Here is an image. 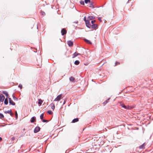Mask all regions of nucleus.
Here are the masks:
<instances>
[{"instance_id":"obj_40","label":"nucleus","mask_w":153,"mask_h":153,"mask_svg":"<svg viewBox=\"0 0 153 153\" xmlns=\"http://www.w3.org/2000/svg\"><path fill=\"white\" fill-rule=\"evenodd\" d=\"M78 21H75V22H74L73 23H76L77 24V23H78Z\"/></svg>"},{"instance_id":"obj_44","label":"nucleus","mask_w":153,"mask_h":153,"mask_svg":"<svg viewBox=\"0 0 153 153\" xmlns=\"http://www.w3.org/2000/svg\"><path fill=\"white\" fill-rule=\"evenodd\" d=\"M129 0H128V1L126 3H127V4H128V2H129Z\"/></svg>"},{"instance_id":"obj_43","label":"nucleus","mask_w":153,"mask_h":153,"mask_svg":"<svg viewBox=\"0 0 153 153\" xmlns=\"http://www.w3.org/2000/svg\"><path fill=\"white\" fill-rule=\"evenodd\" d=\"M110 99V98H108L107 100V101L109 100Z\"/></svg>"},{"instance_id":"obj_3","label":"nucleus","mask_w":153,"mask_h":153,"mask_svg":"<svg viewBox=\"0 0 153 153\" xmlns=\"http://www.w3.org/2000/svg\"><path fill=\"white\" fill-rule=\"evenodd\" d=\"M5 99L4 96L2 94H0V103L2 102Z\"/></svg>"},{"instance_id":"obj_2","label":"nucleus","mask_w":153,"mask_h":153,"mask_svg":"<svg viewBox=\"0 0 153 153\" xmlns=\"http://www.w3.org/2000/svg\"><path fill=\"white\" fill-rule=\"evenodd\" d=\"M4 112L5 114H9L11 117H13V116L14 114L12 112V110L11 109L9 110L4 111Z\"/></svg>"},{"instance_id":"obj_28","label":"nucleus","mask_w":153,"mask_h":153,"mask_svg":"<svg viewBox=\"0 0 153 153\" xmlns=\"http://www.w3.org/2000/svg\"><path fill=\"white\" fill-rule=\"evenodd\" d=\"M42 121L43 123H47L49 122V121L48 120H45V119H42Z\"/></svg>"},{"instance_id":"obj_31","label":"nucleus","mask_w":153,"mask_h":153,"mask_svg":"<svg viewBox=\"0 0 153 153\" xmlns=\"http://www.w3.org/2000/svg\"><path fill=\"white\" fill-rule=\"evenodd\" d=\"M84 1L82 0H81L80 1V3L82 5H84L85 4Z\"/></svg>"},{"instance_id":"obj_14","label":"nucleus","mask_w":153,"mask_h":153,"mask_svg":"<svg viewBox=\"0 0 153 153\" xmlns=\"http://www.w3.org/2000/svg\"><path fill=\"white\" fill-rule=\"evenodd\" d=\"M84 41L87 43L89 44H91L92 42H91L90 40L85 39L84 38Z\"/></svg>"},{"instance_id":"obj_30","label":"nucleus","mask_w":153,"mask_h":153,"mask_svg":"<svg viewBox=\"0 0 153 153\" xmlns=\"http://www.w3.org/2000/svg\"><path fill=\"white\" fill-rule=\"evenodd\" d=\"M13 99L14 100H18V99L16 97H15V96H13Z\"/></svg>"},{"instance_id":"obj_27","label":"nucleus","mask_w":153,"mask_h":153,"mask_svg":"<svg viewBox=\"0 0 153 153\" xmlns=\"http://www.w3.org/2000/svg\"><path fill=\"white\" fill-rule=\"evenodd\" d=\"M90 0H85L84 2L85 4H88V3H89V2H90L91 1Z\"/></svg>"},{"instance_id":"obj_33","label":"nucleus","mask_w":153,"mask_h":153,"mask_svg":"<svg viewBox=\"0 0 153 153\" xmlns=\"http://www.w3.org/2000/svg\"><path fill=\"white\" fill-rule=\"evenodd\" d=\"M120 64V63L119 62H118L117 61H116L115 63L114 66H116L117 65H118Z\"/></svg>"},{"instance_id":"obj_1","label":"nucleus","mask_w":153,"mask_h":153,"mask_svg":"<svg viewBox=\"0 0 153 153\" xmlns=\"http://www.w3.org/2000/svg\"><path fill=\"white\" fill-rule=\"evenodd\" d=\"M120 105L122 108L126 109H130L133 108V107L129 105L126 106L124 104H121Z\"/></svg>"},{"instance_id":"obj_7","label":"nucleus","mask_w":153,"mask_h":153,"mask_svg":"<svg viewBox=\"0 0 153 153\" xmlns=\"http://www.w3.org/2000/svg\"><path fill=\"white\" fill-rule=\"evenodd\" d=\"M8 99L9 100L10 105H15V103L11 100L10 98H8Z\"/></svg>"},{"instance_id":"obj_18","label":"nucleus","mask_w":153,"mask_h":153,"mask_svg":"<svg viewBox=\"0 0 153 153\" xmlns=\"http://www.w3.org/2000/svg\"><path fill=\"white\" fill-rule=\"evenodd\" d=\"M145 143H144L142 145L140 146L139 147L140 149H144L145 148Z\"/></svg>"},{"instance_id":"obj_5","label":"nucleus","mask_w":153,"mask_h":153,"mask_svg":"<svg viewBox=\"0 0 153 153\" xmlns=\"http://www.w3.org/2000/svg\"><path fill=\"white\" fill-rule=\"evenodd\" d=\"M85 23L86 26L88 28L90 29L91 28V25L89 21L87 20V22Z\"/></svg>"},{"instance_id":"obj_12","label":"nucleus","mask_w":153,"mask_h":153,"mask_svg":"<svg viewBox=\"0 0 153 153\" xmlns=\"http://www.w3.org/2000/svg\"><path fill=\"white\" fill-rule=\"evenodd\" d=\"M2 93L4 94L6 97V98H8L9 97V94L6 91H2Z\"/></svg>"},{"instance_id":"obj_35","label":"nucleus","mask_w":153,"mask_h":153,"mask_svg":"<svg viewBox=\"0 0 153 153\" xmlns=\"http://www.w3.org/2000/svg\"><path fill=\"white\" fill-rule=\"evenodd\" d=\"M18 87L20 89H22V85L21 84H19L18 86Z\"/></svg>"},{"instance_id":"obj_46","label":"nucleus","mask_w":153,"mask_h":153,"mask_svg":"<svg viewBox=\"0 0 153 153\" xmlns=\"http://www.w3.org/2000/svg\"><path fill=\"white\" fill-rule=\"evenodd\" d=\"M23 130H25V128H24V129H23Z\"/></svg>"},{"instance_id":"obj_39","label":"nucleus","mask_w":153,"mask_h":153,"mask_svg":"<svg viewBox=\"0 0 153 153\" xmlns=\"http://www.w3.org/2000/svg\"><path fill=\"white\" fill-rule=\"evenodd\" d=\"M15 138L14 137H13L11 138V139L12 140H13L15 139Z\"/></svg>"},{"instance_id":"obj_6","label":"nucleus","mask_w":153,"mask_h":153,"mask_svg":"<svg viewBox=\"0 0 153 153\" xmlns=\"http://www.w3.org/2000/svg\"><path fill=\"white\" fill-rule=\"evenodd\" d=\"M40 130V128L39 126H37L35 128L34 130V132L36 133L38 132Z\"/></svg>"},{"instance_id":"obj_8","label":"nucleus","mask_w":153,"mask_h":153,"mask_svg":"<svg viewBox=\"0 0 153 153\" xmlns=\"http://www.w3.org/2000/svg\"><path fill=\"white\" fill-rule=\"evenodd\" d=\"M67 44L68 46L71 47L73 46L74 43L71 40H69L67 41Z\"/></svg>"},{"instance_id":"obj_19","label":"nucleus","mask_w":153,"mask_h":153,"mask_svg":"<svg viewBox=\"0 0 153 153\" xmlns=\"http://www.w3.org/2000/svg\"><path fill=\"white\" fill-rule=\"evenodd\" d=\"M8 98H6L4 100V104L5 105H7L8 103Z\"/></svg>"},{"instance_id":"obj_38","label":"nucleus","mask_w":153,"mask_h":153,"mask_svg":"<svg viewBox=\"0 0 153 153\" xmlns=\"http://www.w3.org/2000/svg\"><path fill=\"white\" fill-rule=\"evenodd\" d=\"M108 102L107 101V100H106L103 102V103L106 104L107 103H108Z\"/></svg>"},{"instance_id":"obj_15","label":"nucleus","mask_w":153,"mask_h":153,"mask_svg":"<svg viewBox=\"0 0 153 153\" xmlns=\"http://www.w3.org/2000/svg\"><path fill=\"white\" fill-rule=\"evenodd\" d=\"M80 53H78L76 52L73 54L72 58H74L77 56L80 55Z\"/></svg>"},{"instance_id":"obj_25","label":"nucleus","mask_w":153,"mask_h":153,"mask_svg":"<svg viewBox=\"0 0 153 153\" xmlns=\"http://www.w3.org/2000/svg\"><path fill=\"white\" fill-rule=\"evenodd\" d=\"M15 115L16 117V119L17 120L18 119V114L16 111H15Z\"/></svg>"},{"instance_id":"obj_34","label":"nucleus","mask_w":153,"mask_h":153,"mask_svg":"<svg viewBox=\"0 0 153 153\" xmlns=\"http://www.w3.org/2000/svg\"><path fill=\"white\" fill-rule=\"evenodd\" d=\"M41 14L42 15L44 16L45 15V13L43 11H41Z\"/></svg>"},{"instance_id":"obj_32","label":"nucleus","mask_w":153,"mask_h":153,"mask_svg":"<svg viewBox=\"0 0 153 153\" xmlns=\"http://www.w3.org/2000/svg\"><path fill=\"white\" fill-rule=\"evenodd\" d=\"M96 22V20H92L91 21V23L92 25L94 24H95L94 23Z\"/></svg>"},{"instance_id":"obj_4","label":"nucleus","mask_w":153,"mask_h":153,"mask_svg":"<svg viewBox=\"0 0 153 153\" xmlns=\"http://www.w3.org/2000/svg\"><path fill=\"white\" fill-rule=\"evenodd\" d=\"M62 96V94H61L58 95L54 99V101H59L61 99V97Z\"/></svg>"},{"instance_id":"obj_24","label":"nucleus","mask_w":153,"mask_h":153,"mask_svg":"<svg viewBox=\"0 0 153 153\" xmlns=\"http://www.w3.org/2000/svg\"><path fill=\"white\" fill-rule=\"evenodd\" d=\"M44 114L43 113H42L41 114L40 116V119L42 120L43 119V118L44 117Z\"/></svg>"},{"instance_id":"obj_11","label":"nucleus","mask_w":153,"mask_h":153,"mask_svg":"<svg viewBox=\"0 0 153 153\" xmlns=\"http://www.w3.org/2000/svg\"><path fill=\"white\" fill-rule=\"evenodd\" d=\"M36 117L35 116H33L31 118L30 120V122L31 123H33L36 121Z\"/></svg>"},{"instance_id":"obj_37","label":"nucleus","mask_w":153,"mask_h":153,"mask_svg":"<svg viewBox=\"0 0 153 153\" xmlns=\"http://www.w3.org/2000/svg\"><path fill=\"white\" fill-rule=\"evenodd\" d=\"M98 19L100 21V22H102V20L101 19V18L100 17H98Z\"/></svg>"},{"instance_id":"obj_10","label":"nucleus","mask_w":153,"mask_h":153,"mask_svg":"<svg viewBox=\"0 0 153 153\" xmlns=\"http://www.w3.org/2000/svg\"><path fill=\"white\" fill-rule=\"evenodd\" d=\"M91 28L94 29H96L98 28V25L96 24H92L91 25Z\"/></svg>"},{"instance_id":"obj_36","label":"nucleus","mask_w":153,"mask_h":153,"mask_svg":"<svg viewBox=\"0 0 153 153\" xmlns=\"http://www.w3.org/2000/svg\"><path fill=\"white\" fill-rule=\"evenodd\" d=\"M89 20L88 19V20L86 19V16H85L84 18V21L85 22H87V21Z\"/></svg>"},{"instance_id":"obj_42","label":"nucleus","mask_w":153,"mask_h":153,"mask_svg":"<svg viewBox=\"0 0 153 153\" xmlns=\"http://www.w3.org/2000/svg\"><path fill=\"white\" fill-rule=\"evenodd\" d=\"M65 102H66V101H65V100L64 101V102H63V104H65Z\"/></svg>"},{"instance_id":"obj_41","label":"nucleus","mask_w":153,"mask_h":153,"mask_svg":"<svg viewBox=\"0 0 153 153\" xmlns=\"http://www.w3.org/2000/svg\"><path fill=\"white\" fill-rule=\"evenodd\" d=\"M2 140V138L1 137H0V142Z\"/></svg>"},{"instance_id":"obj_45","label":"nucleus","mask_w":153,"mask_h":153,"mask_svg":"<svg viewBox=\"0 0 153 153\" xmlns=\"http://www.w3.org/2000/svg\"><path fill=\"white\" fill-rule=\"evenodd\" d=\"M67 150H66V151H65V153H68V152H67Z\"/></svg>"},{"instance_id":"obj_13","label":"nucleus","mask_w":153,"mask_h":153,"mask_svg":"<svg viewBox=\"0 0 153 153\" xmlns=\"http://www.w3.org/2000/svg\"><path fill=\"white\" fill-rule=\"evenodd\" d=\"M89 4L90 5L89 7L91 8H94L95 7L94 6V2H93L91 1L90 2H89Z\"/></svg>"},{"instance_id":"obj_21","label":"nucleus","mask_w":153,"mask_h":153,"mask_svg":"<svg viewBox=\"0 0 153 153\" xmlns=\"http://www.w3.org/2000/svg\"><path fill=\"white\" fill-rule=\"evenodd\" d=\"M39 102H38V104L39 105V106H40L41 105L43 102V101L41 99H39L38 100Z\"/></svg>"},{"instance_id":"obj_17","label":"nucleus","mask_w":153,"mask_h":153,"mask_svg":"<svg viewBox=\"0 0 153 153\" xmlns=\"http://www.w3.org/2000/svg\"><path fill=\"white\" fill-rule=\"evenodd\" d=\"M95 19V17L94 16H90L88 17V19L89 21L90 20L94 19Z\"/></svg>"},{"instance_id":"obj_20","label":"nucleus","mask_w":153,"mask_h":153,"mask_svg":"<svg viewBox=\"0 0 153 153\" xmlns=\"http://www.w3.org/2000/svg\"><path fill=\"white\" fill-rule=\"evenodd\" d=\"M75 80V78L72 76L70 77L69 78V80L70 82H73Z\"/></svg>"},{"instance_id":"obj_23","label":"nucleus","mask_w":153,"mask_h":153,"mask_svg":"<svg viewBox=\"0 0 153 153\" xmlns=\"http://www.w3.org/2000/svg\"><path fill=\"white\" fill-rule=\"evenodd\" d=\"M51 108L53 110H54V109H55V107L53 103H52L51 104Z\"/></svg>"},{"instance_id":"obj_9","label":"nucleus","mask_w":153,"mask_h":153,"mask_svg":"<svg viewBox=\"0 0 153 153\" xmlns=\"http://www.w3.org/2000/svg\"><path fill=\"white\" fill-rule=\"evenodd\" d=\"M61 33L62 35L63 36L66 33L67 31L65 28H62L61 30Z\"/></svg>"},{"instance_id":"obj_22","label":"nucleus","mask_w":153,"mask_h":153,"mask_svg":"<svg viewBox=\"0 0 153 153\" xmlns=\"http://www.w3.org/2000/svg\"><path fill=\"white\" fill-rule=\"evenodd\" d=\"M79 63L80 62L78 60H76L74 62V64L76 65H78L79 64Z\"/></svg>"},{"instance_id":"obj_16","label":"nucleus","mask_w":153,"mask_h":153,"mask_svg":"<svg viewBox=\"0 0 153 153\" xmlns=\"http://www.w3.org/2000/svg\"><path fill=\"white\" fill-rule=\"evenodd\" d=\"M79 120V118L78 117H76V118L74 119L72 121V123H75L76 122H77Z\"/></svg>"},{"instance_id":"obj_29","label":"nucleus","mask_w":153,"mask_h":153,"mask_svg":"<svg viewBox=\"0 0 153 153\" xmlns=\"http://www.w3.org/2000/svg\"><path fill=\"white\" fill-rule=\"evenodd\" d=\"M4 116L3 114L1 113H0V119H2V118H4Z\"/></svg>"},{"instance_id":"obj_47","label":"nucleus","mask_w":153,"mask_h":153,"mask_svg":"<svg viewBox=\"0 0 153 153\" xmlns=\"http://www.w3.org/2000/svg\"><path fill=\"white\" fill-rule=\"evenodd\" d=\"M37 28H38V26H37Z\"/></svg>"},{"instance_id":"obj_26","label":"nucleus","mask_w":153,"mask_h":153,"mask_svg":"<svg viewBox=\"0 0 153 153\" xmlns=\"http://www.w3.org/2000/svg\"><path fill=\"white\" fill-rule=\"evenodd\" d=\"M47 113L49 114H52L53 113V112H52V111L50 110H48L47 111Z\"/></svg>"}]
</instances>
